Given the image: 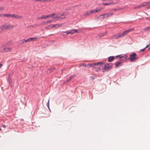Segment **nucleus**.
Wrapping results in <instances>:
<instances>
[{"mask_svg": "<svg viewBox=\"0 0 150 150\" xmlns=\"http://www.w3.org/2000/svg\"><path fill=\"white\" fill-rule=\"evenodd\" d=\"M6 26L7 30L12 29L14 27L13 25H6Z\"/></svg>", "mask_w": 150, "mask_h": 150, "instance_id": "obj_15", "label": "nucleus"}, {"mask_svg": "<svg viewBox=\"0 0 150 150\" xmlns=\"http://www.w3.org/2000/svg\"><path fill=\"white\" fill-rule=\"evenodd\" d=\"M75 76L74 75H71L70 76L69 78L71 80Z\"/></svg>", "mask_w": 150, "mask_h": 150, "instance_id": "obj_34", "label": "nucleus"}, {"mask_svg": "<svg viewBox=\"0 0 150 150\" xmlns=\"http://www.w3.org/2000/svg\"><path fill=\"white\" fill-rule=\"evenodd\" d=\"M52 14H50L48 15H46V19H48L49 18L52 17Z\"/></svg>", "mask_w": 150, "mask_h": 150, "instance_id": "obj_27", "label": "nucleus"}, {"mask_svg": "<svg viewBox=\"0 0 150 150\" xmlns=\"http://www.w3.org/2000/svg\"><path fill=\"white\" fill-rule=\"evenodd\" d=\"M64 25V24L63 23L61 24H57L55 25H53L54 28H59L62 26Z\"/></svg>", "mask_w": 150, "mask_h": 150, "instance_id": "obj_12", "label": "nucleus"}, {"mask_svg": "<svg viewBox=\"0 0 150 150\" xmlns=\"http://www.w3.org/2000/svg\"><path fill=\"white\" fill-rule=\"evenodd\" d=\"M102 9V8H98L94 10L95 11V12L96 13L100 12Z\"/></svg>", "mask_w": 150, "mask_h": 150, "instance_id": "obj_24", "label": "nucleus"}, {"mask_svg": "<svg viewBox=\"0 0 150 150\" xmlns=\"http://www.w3.org/2000/svg\"><path fill=\"white\" fill-rule=\"evenodd\" d=\"M81 31H80V30H79V31L77 30H76V29H73L71 30L70 31L67 32V34H73L75 33H79Z\"/></svg>", "mask_w": 150, "mask_h": 150, "instance_id": "obj_9", "label": "nucleus"}, {"mask_svg": "<svg viewBox=\"0 0 150 150\" xmlns=\"http://www.w3.org/2000/svg\"><path fill=\"white\" fill-rule=\"evenodd\" d=\"M0 29L2 30H7L6 25H1L0 27Z\"/></svg>", "mask_w": 150, "mask_h": 150, "instance_id": "obj_17", "label": "nucleus"}, {"mask_svg": "<svg viewBox=\"0 0 150 150\" xmlns=\"http://www.w3.org/2000/svg\"><path fill=\"white\" fill-rule=\"evenodd\" d=\"M1 130H1V129L0 128V131H1Z\"/></svg>", "mask_w": 150, "mask_h": 150, "instance_id": "obj_46", "label": "nucleus"}, {"mask_svg": "<svg viewBox=\"0 0 150 150\" xmlns=\"http://www.w3.org/2000/svg\"><path fill=\"white\" fill-rule=\"evenodd\" d=\"M138 57L135 53H133L129 56V59L131 62H134L138 59Z\"/></svg>", "mask_w": 150, "mask_h": 150, "instance_id": "obj_3", "label": "nucleus"}, {"mask_svg": "<svg viewBox=\"0 0 150 150\" xmlns=\"http://www.w3.org/2000/svg\"><path fill=\"white\" fill-rule=\"evenodd\" d=\"M71 80V79H70L69 78L67 80V82H69L70 80Z\"/></svg>", "mask_w": 150, "mask_h": 150, "instance_id": "obj_42", "label": "nucleus"}, {"mask_svg": "<svg viewBox=\"0 0 150 150\" xmlns=\"http://www.w3.org/2000/svg\"><path fill=\"white\" fill-rule=\"evenodd\" d=\"M59 14V16H63L65 15L64 13H63L60 14Z\"/></svg>", "mask_w": 150, "mask_h": 150, "instance_id": "obj_40", "label": "nucleus"}, {"mask_svg": "<svg viewBox=\"0 0 150 150\" xmlns=\"http://www.w3.org/2000/svg\"><path fill=\"white\" fill-rule=\"evenodd\" d=\"M55 69L54 67H53L52 68L49 70H48L47 71V73L48 74H50V72H51L53 70Z\"/></svg>", "mask_w": 150, "mask_h": 150, "instance_id": "obj_23", "label": "nucleus"}, {"mask_svg": "<svg viewBox=\"0 0 150 150\" xmlns=\"http://www.w3.org/2000/svg\"><path fill=\"white\" fill-rule=\"evenodd\" d=\"M150 4V2H144L141 4H140L137 6L135 7L134 8V9H139L141 8L144 7L146 6H148Z\"/></svg>", "mask_w": 150, "mask_h": 150, "instance_id": "obj_1", "label": "nucleus"}, {"mask_svg": "<svg viewBox=\"0 0 150 150\" xmlns=\"http://www.w3.org/2000/svg\"><path fill=\"white\" fill-rule=\"evenodd\" d=\"M134 30V28H132L127 30L123 32L122 33H120L121 35V37H123L126 35L128 33Z\"/></svg>", "mask_w": 150, "mask_h": 150, "instance_id": "obj_6", "label": "nucleus"}, {"mask_svg": "<svg viewBox=\"0 0 150 150\" xmlns=\"http://www.w3.org/2000/svg\"><path fill=\"white\" fill-rule=\"evenodd\" d=\"M102 65H100V64L98 66H94V67H93L94 68L96 69V71H98L100 70V67Z\"/></svg>", "mask_w": 150, "mask_h": 150, "instance_id": "obj_13", "label": "nucleus"}, {"mask_svg": "<svg viewBox=\"0 0 150 150\" xmlns=\"http://www.w3.org/2000/svg\"><path fill=\"white\" fill-rule=\"evenodd\" d=\"M148 45H150V44H149Z\"/></svg>", "mask_w": 150, "mask_h": 150, "instance_id": "obj_49", "label": "nucleus"}, {"mask_svg": "<svg viewBox=\"0 0 150 150\" xmlns=\"http://www.w3.org/2000/svg\"><path fill=\"white\" fill-rule=\"evenodd\" d=\"M114 10H117V9H114Z\"/></svg>", "mask_w": 150, "mask_h": 150, "instance_id": "obj_47", "label": "nucleus"}, {"mask_svg": "<svg viewBox=\"0 0 150 150\" xmlns=\"http://www.w3.org/2000/svg\"><path fill=\"white\" fill-rule=\"evenodd\" d=\"M45 29H46V30L50 29L49 28V26L45 27Z\"/></svg>", "mask_w": 150, "mask_h": 150, "instance_id": "obj_39", "label": "nucleus"}, {"mask_svg": "<svg viewBox=\"0 0 150 150\" xmlns=\"http://www.w3.org/2000/svg\"><path fill=\"white\" fill-rule=\"evenodd\" d=\"M143 30L145 31L150 30V26L145 27L143 29Z\"/></svg>", "mask_w": 150, "mask_h": 150, "instance_id": "obj_22", "label": "nucleus"}, {"mask_svg": "<svg viewBox=\"0 0 150 150\" xmlns=\"http://www.w3.org/2000/svg\"><path fill=\"white\" fill-rule=\"evenodd\" d=\"M120 38H121V35L120 33H119L117 35H113L111 37V38L112 39H118Z\"/></svg>", "mask_w": 150, "mask_h": 150, "instance_id": "obj_8", "label": "nucleus"}, {"mask_svg": "<svg viewBox=\"0 0 150 150\" xmlns=\"http://www.w3.org/2000/svg\"><path fill=\"white\" fill-rule=\"evenodd\" d=\"M112 64H106L103 67L102 70L103 72L108 71L110 70L112 67Z\"/></svg>", "mask_w": 150, "mask_h": 150, "instance_id": "obj_2", "label": "nucleus"}, {"mask_svg": "<svg viewBox=\"0 0 150 150\" xmlns=\"http://www.w3.org/2000/svg\"><path fill=\"white\" fill-rule=\"evenodd\" d=\"M104 63H103L102 62H99L97 63H94L93 64H88L87 65H86V67L89 68L91 67H94V66H98L99 65H103V64Z\"/></svg>", "mask_w": 150, "mask_h": 150, "instance_id": "obj_4", "label": "nucleus"}, {"mask_svg": "<svg viewBox=\"0 0 150 150\" xmlns=\"http://www.w3.org/2000/svg\"><path fill=\"white\" fill-rule=\"evenodd\" d=\"M4 9V8L2 7H0V11L3 10Z\"/></svg>", "mask_w": 150, "mask_h": 150, "instance_id": "obj_37", "label": "nucleus"}, {"mask_svg": "<svg viewBox=\"0 0 150 150\" xmlns=\"http://www.w3.org/2000/svg\"><path fill=\"white\" fill-rule=\"evenodd\" d=\"M20 41H21L22 42L21 43V44H23L24 42H25L24 41V40H23V39L22 40H21Z\"/></svg>", "mask_w": 150, "mask_h": 150, "instance_id": "obj_38", "label": "nucleus"}, {"mask_svg": "<svg viewBox=\"0 0 150 150\" xmlns=\"http://www.w3.org/2000/svg\"><path fill=\"white\" fill-rule=\"evenodd\" d=\"M11 14H4L3 16L4 17H11Z\"/></svg>", "mask_w": 150, "mask_h": 150, "instance_id": "obj_26", "label": "nucleus"}, {"mask_svg": "<svg viewBox=\"0 0 150 150\" xmlns=\"http://www.w3.org/2000/svg\"><path fill=\"white\" fill-rule=\"evenodd\" d=\"M98 18L100 19H103L105 18V14H101L98 17Z\"/></svg>", "mask_w": 150, "mask_h": 150, "instance_id": "obj_19", "label": "nucleus"}, {"mask_svg": "<svg viewBox=\"0 0 150 150\" xmlns=\"http://www.w3.org/2000/svg\"><path fill=\"white\" fill-rule=\"evenodd\" d=\"M122 64L121 62L120 61H118L117 62L115 63V66L116 68H117L120 66H121L122 65Z\"/></svg>", "mask_w": 150, "mask_h": 150, "instance_id": "obj_11", "label": "nucleus"}, {"mask_svg": "<svg viewBox=\"0 0 150 150\" xmlns=\"http://www.w3.org/2000/svg\"><path fill=\"white\" fill-rule=\"evenodd\" d=\"M52 0H41V2H44L46 1L47 2H49L52 1Z\"/></svg>", "mask_w": 150, "mask_h": 150, "instance_id": "obj_30", "label": "nucleus"}, {"mask_svg": "<svg viewBox=\"0 0 150 150\" xmlns=\"http://www.w3.org/2000/svg\"><path fill=\"white\" fill-rule=\"evenodd\" d=\"M89 12L90 14L95 13L94 10L89 11Z\"/></svg>", "mask_w": 150, "mask_h": 150, "instance_id": "obj_29", "label": "nucleus"}, {"mask_svg": "<svg viewBox=\"0 0 150 150\" xmlns=\"http://www.w3.org/2000/svg\"><path fill=\"white\" fill-rule=\"evenodd\" d=\"M3 66V64H0V68H1V67Z\"/></svg>", "mask_w": 150, "mask_h": 150, "instance_id": "obj_45", "label": "nucleus"}, {"mask_svg": "<svg viewBox=\"0 0 150 150\" xmlns=\"http://www.w3.org/2000/svg\"><path fill=\"white\" fill-rule=\"evenodd\" d=\"M84 66V67H86V65L84 64V63H83L81 64L80 66Z\"/></svg>", "mask_w": 150, "mask_h": 150, "instance_id": "obj_35", "label": "nucleus"}, {"mask_svg": "<svg viewBox=\"0 0 150 150\" xmlns=\"http://www.w3.org/2000/svg\"><path fill=\"white\" fill-rule=\"evenodd\" d=\"M37 39L38 38L36 37L29 38L30 42L34 41Z\"/></svg>", "mask_w": 150, "mask_h": 150, "instance_id": "obj_21", "label": "nucleus"}, {"mask_svg": "<svg viewBox=\"0 0 150 150\" xmlns=\"http://www.w3.org/2000/svg\"><path fill=\"white\" fill-rule=\"evenodd\" d=\"M117 57H120L121 58H122V59L124 60L126 59V57H124V56H122V57H120V55H118L117 56Z\"/></svg>", "mask_w": 150, "mask_h": 150, "instance_id": "obj_31", "label": "nucleus"}, {"mask_svg": "<svg viewBox=\"0 0 150 150\" xmlns=\"http://www.w3.org/2000/svg\"><path fill=\"white\" fill-rule=\"evenodd\" d=\"M117 2L114 3L113 2H109V3H103V4L104 5H110L112 4H116Z\"/></svg>", "mask_w": 150, "mask_h": 150, "instance_id": "obj_16", "label": "nucleus"}, {"mask_svg": "<svg viewBox=\"0 0 150 150\" xmlns=\"http://www.w3.org/2000/svg\"><path fill=\"white\" fill-rule=\"evenodd\" d=\"M106 33H102V34H100L99 35V37H102L104 35H106Z\"/></svg>", "mask_w": 150, "mask_h": 150, "instance_id": "obj_28", "label": "nucleus"}, {"mask_svg": "<svg viewBox=\"0 0 150 150\" xmlns=\"http://www.w3.org/2000/svg\"><path fill=\"white\" fill-rule=\"evenodd\" d=\"M11 17L15 18L16 19H20L22 18V17L20 15L13 14H11Z\"/></svg>", "mask_w": 150, "mask_h": 150, "instance_id": "obj_7", "label": "nucleus"}, {"mask_svg": "<svg viewBox=\"0 0 150 150\" xmlns=\"http://www.w3.org/2000/svg\"><path fill=\"white\" fill-rule=\"evenodd\" d=\"M23 40H24V41L25 42H30L29 38L26 40H25V39H23Z\"/></svg>", "mask_w": 150, "mask_h": 150, "instance_id": "obj_33", "label": "nucleus"}, {"mask_svg": "<svg viewBox=\"0 0 150 150\" xmlns=\"http://www.w3.org/2000/svg\"><path fill=\"white\" fill-rule=\"evenodd\" d=\"M90 15L89 11L85 12L83 14L84 16H88Z\"/></svg>", "mask_w": 150, "mask_h": 150, "instance_id": "obj_25", "label": "nucleus"}, {"mask_svg": "<svg viewBox=\"0 0 150 150\" xmlns=\"http://www.w3.org/2000/svg\"><path fill=\"white\" fill-rule=\"evenodd\" d=\"M113 13H105V18H106L108 17H110L112 15H113Z\"/></svg>", "mask_w": 150, "mask_h": 150, "instance_id": "obj_14", "label": "nucleus"}, {"mask_svg": "<svg viewBox=\"0 0 150 150\" xmlns=\"http://www.w3.org/2000/svg\"><path fill=\"white\" fill-rule=\"evenodd\" d=\"M46 19V15H42L41 16L37 18L38 19Z\"/></svg>", "mask_w": 150, "mask_h": 150, "instance_id": "obj_18", "label": "nucleus"}, {"mask_svg": "<svg viewBox=\"0 0 150 150\" xmlns=\"http://www.w3.org/2000/svg\"><path fill=\"white\" fill-rule=\"evenodd\" d=\"M52 21H53L52 20H49L48 21H47L45 23H51L52 22Z\"/></svg>", "mask_w": 150, "mask_h": 150, "instance_id": "obj_36", "label": "nucleus"}, {"mask_svg": "<svg viewBox=\"0 0 150 150\" xmlns=\"http://www.w3.org/2000/svg\"><path fill=\"white\" fill-rule=\"evenodd\" d=\"M114 57H109L108 59V61L109 62H112V60H114Z\"/></svg>", "mask_w": 150, "mask_h": 150, "instance_id": "obj_20", "label": "nucleus"}, {"mask_svg": "<svg viewBox=\"0 0 150 150\" xmlns=\"http://www.w3.org/2000/svg\"><path fill=\"white\" fill-rule=\"evenodd\" d=\"M3 127L4 128H6V125H3Z\"/></svg>", "mask_w": 150, "mask_h": 150, "instance_id": "obj_43", "label": "nucleus"}, {"mask_svg": "<svg viewBox=\"0 0 150 150\" xmlns=\"http://www.w3.org/2000/svg\"><path fill=\"white\" fill-rule=\"evenodd\" d=\"M149 46V45H147L145 48V49H146V48H147V47H148Z\"/></svg>", "mask_w": 150, "mask_h": 150, "instance_id": "obj_44", "label": "nucleus"}, {"mask_svg": "<svg viewBox=\"0 0 150 150\" xmlns=\"http://www.w3.org/2000/svg\"><path fill=\"white\" fill-rule=\"evenodd\" d=\"M11 50L12 48L11 47H6L4 48L1 52H9L11 51Z\"/></svg>", "mask_w": 150, "mask_h": 150, "instance_id": "obj_10", "label": "nucleus"}, {"mask_svg": "<svg viewBox=\"0 0 150 150\" xmlns=\"http://www.w3.org/2000/svg\"><path fill=\"white\" fill-rule=\"evenodd\" d=\"M146 49L145 48H144L143 49H142L141 50H140V52H144V50H145Z\"/></svg>", "mask_w": 150, "mask_h": 150, "instance_id": "obj_41", "label": "nucleus"}, {"mask_svg": "<svg viewBox=\"0 0 150 150\" xmlns=\"http://www.w3.org/2000/svg\"><path fill=\"white\" fill-rule=\"evenodd\" d=\"M48 26H49V28L50 29L51 28H54V25L53 24H51V25H49Z\"/></svg>", "mask_w": 150, "mask_h": 150, "instance_id": "obj_32", "label": "nucleus"}, {"mask_svg": "<svg viewBox=\"0 0 150 150\" xmlns=\"http://www.w3.org/2000/svg\"><path fill=\"white\" fill-rule=\"evenodd\" d=\"M52 17L54 19V20H57L59 19H63L65 18L66 17H64V18H60V16H59V14H56L55 13H53L52 14Z\"/></svg>", "mask_w": 150, "mask_h": 150, "instance_id": "obj_5", "label": "nucleus"}, {"mask_svg": "<svg viewBox=\"0 0 150 150\" xmlns=\"http://www.w3.org/2000/svg\"><path fill=\"white\" fill-rule=\"evenodd\" d=\"M150 49V47L149 48V50Z\"/></svg>", "mask_w": 150, "mask_h": 150, "instance_id": "obj_48", "label": "nucleus"}, {"mask_svg": "<svg viewBox=\"0 0 150 150\" xmlns=\"http://www.w3.org/2000/svg\"><path fill=\"white\" fill-rule=\"evenodd\" d=\"M49 100H48V103H49Z\"/></svg>", "mask_w": 150, "mask_h": 150, "instance_id": "obj_50", "label": "nucleus"}]
</instances>
